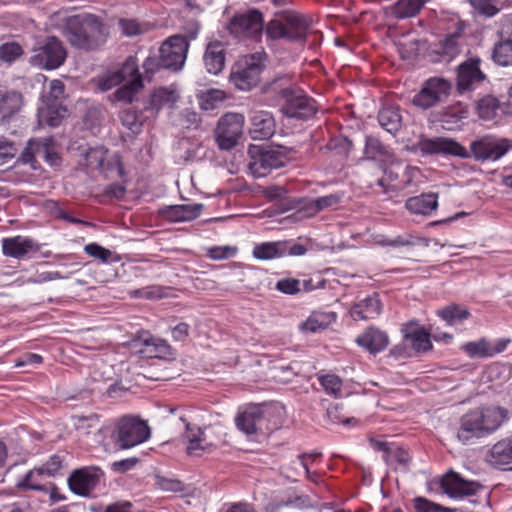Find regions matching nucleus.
<instances>
[{
    "label": "nucleus",
    "mask_w": 512,
    "mask_h": 512,
    "mask_svg": "<svg viewBox=\"0 0 512 512\" xmlns=\"http://www.w3.org/2000/svg\"><path fill=\"white\" fill-rule=\"evenodd\" d=\"M120 119L122 124L131 130L133 133H137L140 130L141 122L136 111L132 109L123 110L120 113Z\"/></svg>",
    "instance_id": "5fc2aeb1"
},
{
    "label": "nucleus",
    "mask_w": 512,
    "mask_h": 512,
    "mask_svg": "<svg viewBox=\"0 0 512 512\" xmlns=\"http://www.w3.org/2000/svg\"><path fill=\"white\" fill-rule=\"evenodd\" d=\"M475 10L486 16H494L498 12L496 0H468Z\"/></svg>",
    "instance_id": "bf43d9fd"
},
{
    "label": "nucleus",
    "mask_w": 512,
    "mask_h": 512,
    "mask_svg": "<svg viewBox=\"0 0 512 512\" xmlns=\"http://www.w3.org/2000/svg\"><path fill=\"white\" fill-rule=\"evenodd\" d=\"M119 27L122 33L128 37L136 36L146 31V26L133 19H121Z\"/></svg>",
    "instance_id": "6e6d98bb"
},
{
    "label": "nucleus",
    "mask_w": 512,
    "mask_h": 512,
    "mask_svg": "<svg viewBox=\"0 0 512 512\" xmlns=\"http://www.w3.org/2000/svg\"><path fill=\"white\" fill-rule=\"evenodd\" d=\"M423 4V0H399L394 6V13L398 18L412 17L420 11Z\"/></svg>",
    "instance_id": "37998d69"
},
{
    "label": "nucleus",
    "mask_w": 512,
    "mask_h": 512,
    "mask_svg": "<svg viewBox=\"0 0 512 512\" xmlns=\"http://www.w3.org/2000/svg\"><path fill=\"white\" fill-rule=\"evenodd\" d=\"M65 86L61 80L54 79L49 83V90L42 96L43 103L47 101H54V103H62L61 99L64 97Z\"/></svg>",
    "instance_id": "603ef678"
},
{
    "label": "nucleus",
    "mask_w": 512,
    "mask_h": 512,
    "mask_svg": "<svg viewBox=\"0 0 512 512\" xmlns=\"http://www.w3.org/2000/svg\"><path fill=\"white\" fill-rule=\"evenodd\" d=\"M30 64L44 70L59 68L66 60L67 51L63 43L55 36L39 41L32 49Z\"/></svg>",
    "instance_id": "39448f33"
},
{
    "label": "nucleus",
    "mask_w": 512,
    "mask_h": 512,
    "mask_svg": "<svg viewBox=\"0 0 512 512\" xmlns=\"http://www.w3.org/2000/svg\"><path fill=\"white\" fill-rule=\"evenodd\" d=\"M277 289L286 294H295L300 291V282L296 279H282L277 282Z\"/></svg>",
    "instance_id": "0e129e2a"
},
{
    "label": "nucleus",
    "mask_w": 512,
    "mask_h": 512,
    "mask_svg": "<svg viewBox=\"0 0 512 512\" xmlns=\"http://www.w3.org/2000/svg\"><path fill=\"white\" fill-rule=\"evenodd\" d=\"M339 201H340L339 196L334 195V194H330V195L318 197L313 202L312 205H313V208L315 209V211L318 212V211H321L323 209H326L328 207H331V206H334V205L338 204Z\"/></svg>",
    "instance_id": "052dcab7"
},
{
    "label": "nucleus",
    "mask_w": 512,
    "mask_h": 512,
    "mask_svg": "<svg viewBox=\"0 0 512 512\" xmlns=\"http://www.w3.org/2000/svg\"><path fill=\"white\" fill-rule=\"evenodd\" d=\"M179 98V93L173 86L155 89L149 100V108L158 112L164 107L172 108Z\"/></svg>",
    "instance_id": "2f4dec72"
},
{
    "label": "nucleus",
    "mask_w": 512,
    "mask_h": 512,
    "mask_svg": "<svg viewBox=\"0 0 512 512\" xmlns=\"http://www.w3.org/2000/svg\"><path fill=\"white\" fill-rule=\"evenodd\" d=\"M226 97L224 90L208 89L198 95L199 105L202 110H214L224 102Z\"/></svg>",
    "instance_id": "58836bf2"
},
{
    "label": "nucleus",
    "mask_w": 512,
    "mask_h": 512,
    "mask_svg": "<svg viewBox=\"0 0 512 512\" xmlns=\"http://www.w3.org/2000/svg\"><path fill=\"white\" fill-rule=\"evenodd\" d=\"M156 485L163 491L181 492L184 490V484L180 480L167 478L164 476L156 477Z\"/></svg>",
    "instance_id": "4d7b16f0"
},
{
    "label": "nucleus",
    "mask_w": 512,
    "mask_h": 512,
    "mask_svg": "<svg viewBox=\"0 0 512 512\" xmlns=\"http://www.w3.org/2000/svg\"><path fill=\"white\" fill-rule=\"evenodd\" d=\"M320 457L321 454L317 452L306 453L298 456V462L300 466L305 470L307 479L314 483L318 482L319 475L317 472L310 471V467L318 462Z\"/></svg>",
    "instance_id": "09e8293b"
},
{
    "label": "nucleus",
    "mask_w": 512,
    "mask_h": 512,
    "mask_svg": "<svg viewBox=\"0 0 512 512\" xmlns=\"http://www.w3.org/2000/svg\"><path fill=\"white\" fill-rule=\"evenodd\" d=\"M237 251L238 249L235 246H213L208 248L207 255L212 260H224L234 257Z\"/></svg>",
    "instance_id": "864d4df0"
},
{
    "label": "nucleus",
    "mask_w": 512,
    "mask_h": 512,
    "mask_svg": "<svg viewBox=\"0 0 512 512\" xmlns=\"http://www.w3.org/2000/svg\"><path fill=\"white\" fill-rule=\"evenodd\" d=\"M480 64L479 57H471L458 66L456 84L460 93L473 90L486 80Z\"/></svg>",
    "instance_id": "2eb2a0df"
},
{
    "label": "nucleus",
    "mask_w": 512,
    "mask_h": 512,
    "mask_svg": "<svg viewBox=\"0 0 512 512\" xmlns=\"http://www.w3.org/2000/svg\"><path fill=\"white\" fill-rule=\"evenodd\" d=\"M248 169L255 178L265 177L274 169L285 165L286 156L276 149H263L261 146L250 145L248 148Z\"/></svg>",
    "instance_id": "6e6552de"
},
{
    "label": "nucleus",
    "mask_w": 512,
    "mask_h": 512,
    "mask_svg": "<svg viewBox=\"0 0 512 512\" xmlns=\"http://www.w3.org/2000/svg\"><path fill=\"white\" fill-rule=\"evenodd\" d=\"M379 124L389 133H396L401 127L399 111L392 107L383 108L378 114Z\"/></svg>",
    "instance_id": "4c0bfd02"
},
{
    "label": "nucleus",
    "mask_w": 512,
    "mask_h": 512,
    "mask_svg": "<svg viewBox=\"0 0 512 512\" xmlns=\"http://www.w3.org/2000/svg\"><path fill=\"white\" fill-rule=\"evenodd\" d=\"M460 349L469 358H490V342L486 338H480L476 341L466 342Z\"/></svg>",
    "instance_id": "ea45409f"
},
{
    "label": "nucleus",
    "mask_w": 512,
    "mask_h": 512,
    "mask_svg": "<svg viewBox=\"0 0 512 512\" xmlns=\"http://www.w3.org/2000/svg\"><path fill=\"white\" fill-rule=\"evenodd\" d=\"M2 252L5 256L21 259L31 252H37L39 246L30 238L24 236H15L3 238Z\"/></svg>",
    "instance_id": "b1692460"
},
{
    "label": "nucleus",
    "mask_w": 512,
    "mask_h": 512,
    "mask_svg": "<svg viewBox=\"0 0 512 512\" xmlns=\"http://www.w3.org/2000/svg\"><path fill=\"white\" fill-rule=\"evenodd\" d=\"M23 105L22 94L17 91L0 93V112L4 117H9L18 112Z\"/></svg>",
    "instance_id": "e433bc0d"
},
{
    "label": "nucleus",
    "mask_w": 512,
    "mask_h": 512,
    "mask_svg": "<svg viewBox=\"0 0 512 512\" xmlns=\"http://www.w3.org/2000/svg\"><path fill=\"white\" fill-rule=\"evenodd\" d=\"M84 251L87 255L92 258L98 259L103 263H108L110 261H117V258H113V253L109 249H106L100 246L97 243H89L84 246Z\"/></svg>",
    "instance_id": "8fccbe9b"
},
{
    "label": "nucleus",
    "mask_w": 512,
    "mask_h": 512,
    "mask_svg": "<svg viewBox=\"0 0 512 512\" xmlns=\"http://www.w3.org/2000/svg\"><path fill=\"white\" fill-rule=\"evenodd\" d=\"M235 423L247 435L267 434L273 427L268 423L264 410L259 405H249L239 411Z\"/></svg>",
    "instance_id": "f8f14e48"
},
{
    "label": "nucleus",
    "mask_w": 512,
    "mask_h": 512,
    "mask_svg": "<svg viewBox=\"0 0 512 512\" xmlns=\"http://www.w3.org/2000/svg\"><path fill=\"white\" fill-rule=\"evenodd\" d=\"M203 210L200 203L165 206L159 210L162 218L170 222H187L198 218Z\"/></svg>",
    "instance_id": "5701e85b"
},
{
    "label": "nucleus",
    "mask_w": 512,
    "mask_h": 512,
    "mask_svg": "<svg viewBox=\"0 0 512 512\" xmlns=\"http://www.w3.org/2000/svg\"><path fill=\"white\" fill-rule=\"evenodd\" d=\"M337 319L333 311H314L300 326L301 330L315 333L326 329Z\"/></svg>",
    "instance_id": "473e14b6"
},
{
    "label": "nucleus",
    "mask_w": 512,
    "mask_h": 512,
    "mask_svg": "<svg viewBox=\"0 0 512 512\" xmlns=\"http://www.w3.org/2000/svg\"><path fill=\"white\" fill-rule=\"evenodd\" d=\"M137 72V60L135 57H128L122 67L118 70L107 71L97 80V87L101 91H108L125 81L128 76Z\"/></svg>",
    "instance_id": "aec40b11"
},
{
    "label": "nucleus",
    "mask_w": 512,
    "mask_h": 512,
    "mask_svg": "<svg viewBox=\"0 0 512 512\" xmlns=\"http://www.w3.org/2000/svg\"><path fill=\"white\" fill-rule=\"evenodd\" d=\"M287 254V242H263L253 248V256L259 260L280 258Z\"/></svg>",
    "instance_id": "72a5a7b5"
},
{
    "label": "nucleus",
    "mask_w": 512,
    "mask_h": 512,
    "mask_svg": "<svg viewBox=\"0 0 512 512\" xmlns=\"http://www.w3.org/2000/svg\"><path fill=\"white\" fill-rule=\"evenodd\" d=\"M381 148H382L381 144L379 143L378 140H376L372 137L366 138L365 155L367 158H369V159L376 158L377 155L380 153Z\"/></svg>",
    "instance_id": "774afa93"
},
{
    "label": "nucleus",
    "mask_w": 512,
    "mask_h": 512,
    "mask_svg": "<svg viewBox=\"0 0 512 512\" xmlns=\"http://www.w3.org/2000/svg\"><path fill=\"white\" fill-rule=\"evenodd\" d=\"M318 380L321 386L324 388L326 393L333 395L334 397H339L341 395L342 390V380L340 377L334 374H326L320 375Z\"/></svg>",
    "instance_id": "de8ad7c7"
},
{
    "label": "nucleus",
    "mask_w": 512,
    "mask_h": 512,
    "mask_svg": "<svg viewBox=\"0 0 512 512\" xmlns=\"http://www.w3.org/2000/svg\"><path fill=\"white\" fill-rule=\"evenodd\" d=\"M39 139H32V140H29L26 148L24 149V151L22 152V160L23 162L25 163H31L35 156L38 155L39 156Z\"/></svg>",
    "instance_id": "69168bd1"
},
{
    "label": "nucleus",
    "mask_w": 512,
    "mask_h": 512,
    "mask_svg": "<svg viewBox=\"0 0 512 512\" xmlns=\"http://www.w3.org/2000/svg\"><path fill=\"white\" fill-rule=\"evenodd\" d=\"M52 21L73 47L84 51L99 49L109 37L107 24L91 13L71 14L61 10L52 15Z\"/></svg>",
    "instance_id": "f257e3e1"
},
{
    "label": "nucleus",
    "mask_w": 512,
    "mask_h": 512,
    "mask_svg": "<svg viewBox=\"0 0 512 512\" xmlns=\"http://www.w3.org/2000/svg\"><path fill=\"white\" fill-rule=\"evenodd\" d=\"M512 147V142L506 138L485 136L471 143V151L477 160L497 161Z\"/></svg>",
    "instance_id": "ddd939ff"
},
{
    "label": "nucleus",
    "mask_w": 512,
    "mask_h": 512,
    "mask_svg": "<svg viewBox=\"0 0 512 512\" xmlns=\"http://www.w3.org/2000/svg\"><path fill=\"white\" fill-rule=\"evenodd\" d=\"M150 437V428L139 418L124 416L115 424L110 438H104L102 445L107 452L126 450L146 442Z\"/></svg>",
    "instance_id": "7ed1b4c3"
},
{
    "label": "nucleus",
    "mask_w": 512,
    "mask_h": 512,
    "mask_svg": "<svg viewBox=\"0 0 512 512\" xmlns=\"http://www.w3.org/2000/svg\"><path fill=\"white\" fill-rule=\"evenodd\" d=\"M486 461L495 468L512 470V437L496 442L488 451Z\"/></svg>",
    "instance_id": "412c9836"
},
{
    "label": "nucleus",
    "mask_w": 512,
    "mask_h": 512,
    "mask_svg": "<svg viewBox=\"0 0 512 512\" xmlns=\"http://www.w3.org/2000/svg\"><path fill=\"white\" fill-rule=\"evenodd\" d=\"M67 115V109L62 103L47 101L38 108V119L40 124H46L51 127L58 126L62 119Z\"/></svg>",
    "instance_id": "c756f323"
},
{
    "label": "nucleus",
    "mask_w": 512,
    "mask_h": 512,
    "mask_svg": "<svg viewBox=\"0 0 512 512\" xmlns=\"http://www.w3.org/2000/svg\"><path fill=\"white\" fill-rule=\"evenodd\" d=\"M39 156L51 166H57L60 163V157L54 149V141L52 138L39 139Z\"/></svg>",
    "instance_id": "49530a36"
},
{
    "label": "nucleus",
    "mask_w": 512,
    "mask_h": 512,
    "mask_svg": "<svg viewBox=\"0 0 512 512\" xmlns=\"http://www.w3.org/2000/svg\"><path fill=\"white\" fill-rule=\"evenodd\" d=\"M467 117V110L458 108L451 109L443 115L442 122L446 124H457L459 121Z\"/></svg>",
    "instance_id": "338daca9"
},
{
    "label": "nucleus",
    "mask_w": 512,
    "mask_h": 512,
    "mask_svg": "<svg viewBox=\"0 0 512 512\" xmlns=\"http://www.w3.org/2000/svg\"><path fill=\"white\" fill-rule=\"evenodd\" d=\"M186 438L188 441L186 452L189 456H201L212 447V444L207 441L204 431L190 423L186 424Z\"/></svg>",
    "instance_id": "bb28decb"
},
{
    "label": "nucleus",
    "mask_w": 512,
    "mask_h": 512,
    "mask_svg": "<svg viewBox=\"0 0 512 512\" xmlns=\"http://www.w3.org/2000/svg\"><path fill=\"white\" fill-rule=\"evenodd\" d=\"M440 486L451 498H462L464 496L474 495L480 487L478 483L464 480L455 472H450L443 476L440 481Z\"/></svg>",
    "instance_id": "6ab92c4d"
},
{
    "label": "nucleus",
    "mask_w": 512,
    "mask_h": 512,
    "mask_svg": "<svg viewBox=\"0 0 512 512\" xmlns=\"http://www.w3.org/2000/svg\"><path fill=\"white\" fill-rule=\"evenodd\" d=\"M451 89V83L443 78H430L423 84L419 93L413 98V104L428 109L445 98Z\"/></svg>",
    "instance_id": "4468645a"
},
{
    "label": "nucleus",
    "mask_w": 512,
    "mask_h": 512,
    "mask_svg": "<svg viewBox=\"0 0 512 512\" xmlns=\"http://www.w3.org/2000/svg\"><path fill=\"white\" fill-rule=\"evenodd\" d=\"M493 59L501 66L512 65V40L498 43L493 50Z\"/></svg>",
    "instance_id": "a18cd8bd"
},
{
    "label": "nucleus",
    "mask_w": 512,
    "mask_h": 512,
    "mask_svg": "<svg viewBox=\"0 0 512 512\" xmlns=\"http://www.w3.org/2000/svg\"><path fill=\"white\" fill-rule=\"evenodd\" d=\"M43 362L41 355L36 353H26L15 361L14 367L21 368L27 365L38 366Z\"/></svg>",
    "instance_id": "e2e57ef3"
},
{
    "label": "nucleus",
    "mask_w": 512,
    "mask_h": 512,
    "mask_svg": "<svg viewBox=\"0 0 512 512\" xmlns=\"http://www.w3.org/2000/svg\"><path fill=\"white\" fill-rule=\"evenodd\" d=\"M438 315L448 324L452 325L457 321L468 318L469 311L465 307L452 304L439 310Z\"/></svg>",
    "instance_id": "c03bdc74"
},
{
    "label": "nucleus",
    "mask_w": 512,
    "mask_h": 512,
    "mask_svg": "<svg viewBox=\"0 0 512 512\" xmlns=\"http://www.w3.org/2000/svg\"><path fill=\"white\" fill-rule=\"evenodd\" d=\"M228 30L236 38H256L263 31V15L256 9L237 14L230 20Z\"/></svg>",
    "instance_id": "9b49d317"
},
{
    "label": "nucleus",
    "mask_w": 512,
    "mask_h": 512,
    "mask_svg": "<svg viewBox=\"0 0 512 512\" xmlns=\"http://www.w3.org/2000/svg\"><path fill=\"white\" fill-rule=\"evenodd\" d=\"M499 110V102L493 96H486L479 100L477 104L478 116L484 121L493 120Z\"/></svg>",
    "instance_id": "a19ab883"
},
{
    "label": "nucleus",
    "mask_w": 512,
    "mask_h": 512,
    "mask_svg": "<svg viewBox=\"0 0 512 512\" xmlns=\"http://www.w3.org/2000/svg\"><path fill=\"white\" fill-rule=\"evenodd\" d=\"M265 53L257 52L238 63L231 71L230 82L242 91H249L260 81V74L264 67Z\"/></svg>",
    "instance_id": "423d86ee"
},
{
    "label": "nucleus",
    "mask_w": 512,
    "mask_h": 512,
    "mask_svg": "<svg viewBox=\"0 0 512 512\" xmlns=\"http://www.w3.org/2000/svg\"><path fill=\"white\" fill-rule=\"evenodd\" d=\"M62 466L61 458L53 455L41 467H37L45 477H54L58 474Z\"/></svg>",
    "instance_id": "13d9d810"
},
{
    "label": "nucleus",
    "mask_w": 512,
    "mask_h": 512,
    "mask_svg": "<svg viewBox=\"0 0 512 512\" xmlns=\"http://www.w3.org/2000/svg\"><path fill=\"white\" fill-rule=\"evenodd\" d=\"M204 64L211 74L220 73L225 65L224 48L220 42L209 43L204 53Z\"/></svg>",
    "instance_id": "7c9ffc66"
},
{
    "label": "nucleus",
    "mask_w": 512,
    "mask_h": 512,
    "mask_svg": "<svg viewBox=\"0 0 512 512\" xmlns=\"http://www.w3.org/2000/svg\"><path fill=\"white\" fill-rule=\"evenodd\" d=\"M381 313V304L377 294L366 297L350 309L351 317L356 320H371Z\"/></svg>",
    "instance_id": "cd10ccee"
},
{
    "label": "nucleus",
    "mask_w": 512,
    "mask_h": 512,
    "mask_svg": "<svg viewBox=\"0 0 512 512\" xmlns=\"http://www.w3.org/2000/svg\"><path fill=\"white\" fill-rule=\"evenodd\" d=\"M160 68H163L161 64L160 54L158 56H148L143 63V69L147 78H149L153 73H155Z\"/></svg>",
    "instance_id": "680f3d73"
},
{
    "label": "nucleus",
    "mask_w": 512,
    "mask_h": 512,
    "mask_svg": "<svg viewBox=\"0 0 512 512\" xmlns=\"http://www.w3.org/2000/svg\"><path fill=\"white\" fill-rule=\"evenodd\" d=\"M250 136L254 140H265L275 132V120L268 111H254L250 116Z\"/></svg>",
    "instance_id": "4be33fe9"
},
{
    "label": "nucleus",
    "mask_w": 512,
    "mask_h": 512,
    "mask_svg": "<svg viewBox=\"0 0 512 512\" xmlns=\"http://www.w3.org/2000/svg\"><path fill=\"white\" fill-rule=\"evenodd\" d=\"M85 165L90 170H99L103 173L110 172L120 167L117 155H110L104 146L89 148L84 154Z\"/></svg>",
    "instance_id": "a211bd4d"
},
{
    "label": "nucleus",
    "mask_w": 512,
    "mask_h": 512,
    "mask_svg": "<svg viewBox=\"0 0 512 512\" xmlns=\"http://www.w3.org/2000/svg\"><path fill=\"white\" fill-rule=\"evenodd\" d=\"M282 95L285 98L282 112L287 118L306 120L316 113L314 100L307 97L303 91L287 88L283 90Z\"/></svg>",
    "instance_id": "9d476101"
},
{
    "label": "nucleus",
    "mask_w": 512,
    "mask_h": 512,
    "mask_svg": "<svg viewBox=\"0 0 512 512\" xmlns=\"http://www.w3.org/2000/svg\"><path fill=\"white\" fill-rule=\"evenodd\" d=\"M23 54V48L17 42H6L0 45V60L7 63L14 62Z\"/></svg>",
    "instance_id": "3c124183"
},
{
    "label": "nucleus",
    "mask_w": 512,
    "mask_h": 512,
    "mask_svg": "<svg viewBox=\"0 0 512 512\" xmlns=\"http://www.w3.org/2000/svg\"><path fill=\"white\" fill-rule=\"evenodd\" d=\"M311 21L301 13L285 10L275 14L266 27V34L273 40L301 41L306 38Z\"/></svg>",
    "instance_id": "20e7f679"
},
{
    "label": "nucleus",
    "mask_w": 512,
    "mask_h": 512,
    "mask_svg": "<svg viewBox=\"0 0 512 512\" xmlns=\"http://www.w3.org/2000/svg\"><path fill=\"white\" fill-rule=\"evenodd\" d=\"M46 477L38 468L31 469L25 476L16 483V487L21 490H35L46 492L48 488L44 483Z\"/></svg>",
    "instance_id": "c9c22d12"
},
{
    "label": "nucleus",
    "mask_w": 512,
    "mask_h": 512,
    "mask_svg": "<svg viewBox=\"0 0 512 512\" xmlns=\"http://www.w3.org/2000/svg\"><path fill=\"white\" fill-rule=\"evenodd\" d=\"M356 343L372 354L383 351L389 344L388 335L375 327H369L356 338Z\"/></svg>",
    "instance_id": "a878e982"
},
{
    "label": "nucleus",
    "mask_w": 512,
    "mask_h": 512,
    "mask_svg": "<svg viewBox=\"0 0 512 512\" xmlns=\"http://www.w3.org/2000/svg\"><path fill=\"white\" fill-rule=\"evenodd\" d=\"M198 30L199 27L196 24L189 39L183 35H174L168 38L160 46L158 51L161 56V64L163 68L174 71H179L183 68L187 57L189 41L196 38Z\"/></svg>",
    "instance_id": "0eeeda50"
},
{
    "label": "nucleus",
    "mask_w": 512,
    "mask_h": 512,
    "mask_svg": "<svg viewBox=\"0 0 512 512\" xmlns=\"http://www.w3.org/2000/svg\"><path fill=\"white\" fill-rule=\"evenodd\" d=\"M145 345L151 357L163 359L172 355L171 347L165 340L151 337L145 340Z\"/></svg>",
    "instance_id": "79ce46f5"
},
{
    "label": "nucleus",
    "mask_w": 512,
    "mask_h": 512,
    "mask_svg": "<svg viewBox=\"0 0 512 512\" xmlns=\"http://www.w3.org/2000/svg\"><path fill=\"white\" fill-rule=\"evenodd\" d=\"M418 146L420 151L425 154H446L461 158H466L469 155L465 147L445 137L421 138Z\"/></svg>",
    "instance_id": "f3484780"
},
{
    "label": "nucleus",
    "mask_w": 512,
    "mask_h": 512,
    "mask_svg": "<svg viewBox=\"0 0 512 512\" xmlns=\"http://www.w3.org/2000/svg\"><path fill=\"white\" fill-rule=\"evenodd\" d=\"M406 209L418 215H430L438 207V195L436 193H423L410 197L405 203Z\"/></svg>",
    "instance_id": "c85d7f7f"
},
{
    "label": "nucleus",
    "mask_w": 512,
    "mask_h": 512,
    "mask_svg": "<svg viewBox=\"0 0 512 512\" xmlns=\"http://www.w3.org/2000/svg\"><path fill=\"white\" fill-rule=\"evenodd\" d=\"M104 472L96 466H88L75 470L68 478L72 492L80 496H88L100 483Z\"/></svg>",
    "instance_id": "dca6fc26"
},
{
    "label": "nucleus",
    "mask_w": 512,
    "mask_h": 512,
    "mask_svg": "<svg viewBox=\"0 0 512 512\" xmlns=\"http://www.w3.org/2000/svg\"><path fill=\"white\" fill-rule=\"evenodd\" d=\"M509 418L506 408L500 406L479 407L465 413L460 419L457 439L467 444L495 432Z\"/></svg>",
    "instance_id": "f03ea898"
},
{
    "label": "nucleus",
    "mask_w": 512,
    "mask_h": 512,
    "mask_svg": "<svg viewBox=\"0 0 512 512\" xmlns=\"http://www.w3.org/2000/svg\"><path fill=\"white\" fill-rule=\"evenodd\" d=\"M125 81L126 83L114 93V99L131 103L143 87L142 78L137 71L133 76H128Z\"/></svg>",
    "instance_id": "f704fd0d"
},
{
    "label": "nucleus",
    "mask_w": 512,
    "mask_h": 512,
    "mask_svg": "<svg viewBox=\"0 0 512 512\" xmlns=\"http://www.w3.org/2000/svg\"><path fill=\"white\" fill-rule=\"evenodd\" d=\"M245 118L239 113H226L217 124L216 141L222 150L232 149L243 132Z\"/></svg>",
    "instance_id": "1a4fd4ad"
},
{
    "label": "nucleus",
    "mask_w": 512,
    "mask_h": 512,
    "mask_svg": "<svg viewBox=\"0 0 512 512\" xmlns=\"http://www.w3.org/2000/svg\"><path fill=\"white\" fill-rule=\"evenodd\" d=\"M404 340L416 352H426L432 348L430 334L415 322L404 325L401 329Z\"/></svg>",
    "instance_id": "393cba45"
}]
</instances>
